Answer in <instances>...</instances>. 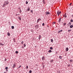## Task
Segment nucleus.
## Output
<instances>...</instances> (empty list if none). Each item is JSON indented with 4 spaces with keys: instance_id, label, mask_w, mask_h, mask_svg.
<instances>
[{
    "instance_id": "nucleus-24",
    "label": "nucleus",
    "mask_w": 73,
    "mask_h": 73,
    "mask_svg": "<svg viewBox=\"0 0 73 73\" xmlns=\"http://www.w3.org/2000/svg\"><path fill=\"white\" fill-rule=\"evenodd\" d=\"M19 19L20 20L21 19V17H19Z\"/></svg>"
},
{
    "instance_id": "nucleus-8",
    "label": "nucleus",
    "mask_w": 73,
    "mask_h": 73,
    "mask_svg": "<svg viewBox=\"0 0 73 73\" xmlns=\"http://www.w3.org/2000/svg\"><path fill=\"white\" fill-rule=\"evenodd\" d=\"M61 18H60L59 19V23H60V22H61Z\"/></svg>"
},
{
    "instance_id": "nucleus-32",
    "label": "nucleus",
    "mask_w": 73,
    "mask_h": 73,
    "mask_svg": "<svg viewBox=\"0 0 73 73\" xmlns=\"http://www.w3.org/2000/svg\"><path fill=\"white\" fill-rule=\"evenodd\" d=\"M29 73H32V71H31V70H30V71H29Z\"/></svg>"
},
{
    "instance_id": "nucleus-34",
    "label": "nucleus",
    "mask_w": 73,
    "mask_h": 73,
    "mask_svg": "<svg viewBox=\"0 0 73 73\" xmlns=\"http://www.w3.org/2000/svg\"><path fill=\"white\" fill-rule=\"evenodd\" d=\"M55 23H56V22H53L52 23V24H55Z\"/></svg>"
},
{
    "instance_id": "nucleus-25",
    "label": "nucleus",
    "mask_w": 73,
    "mask_h": 73,
    "mask_svg": "<svg viewBox=\"0 0 73 73\" xmlns=\"http://www.w3.org/2000/svg\"><path fill=\"white\" fill-rule=\"evenodd\" d=\"M72 61L73 60H70V62H72Z\"/></svg>"
},
{
    "instance_id": "nucleus-13",
    "label": "nucleus",
    "mask_w": 73,
    "mask_h": 73,
    "mask_svg": "<svg viewBox=\"0 0 73 73\" xmlns=\"http://www.w3.org/2000/svg\"><path fill=\"white\" fill-rule=\"evenodd\" d=\"M41 35H39V38H38L39 40H40V39L41 38Z\"/></svg>"
},
{
    "instance_id": "nucleus-5",
    "label": "nucleus",
    "mask_w": 73,
    "mask_h": 73,
    "mask_svg": "<svg viewBox=\"0 0 73 73\" xmlns=\"http://www.w3.org/2000/svg\"><path fill=\"white\" fill-rule=\"evenodd\" d=\"M41 20V19L40 18H39V19H38L37 21V23H38V22H39V21H40Z\"/></svg>"
},
{
    "instance_id": "nucleus-6",
    "label": "nucleus",
    "mask_w": 73,
    "mask_h": 73,
    "mask_svg": "<svg viewBox=\"0 0 73 73\" xmlns=\"http://www.w3.org/2000/svg\"><path fill=\"white\" fill-rule=\"evenodd\" d=\"M44 59H45V57H44V56H43L42 58V60L44 61Z\"/></svg>"
},
{
    "instance_id": "nucleus-36",
    "label": "nucleus",
    "mask_w": 73,
    "mask_h": 73,
    "mask_svg": "<svg viewBox=\"0 0 73 73\" xmlns=\"http://www.w3.org/2000/svg\"><path fill=\"white\" fill-rule=\"evenodd\" d=\"M5 4H4V5H3V6L4 7H5Z\"/></svg>"
},
{
    "instance_id": "nucleus-4",
    "label": "nucleus",
    "mask_w": 73,
    "mask_h": 73,
    "mask_svg": "<svg viewBox=\"0 0 73 73\" xmlns=\"http://www.w3.org/2000/svg\"><path fill=\"white\" fill-rule=\"evenodd\" d=\"M63 16L65 18H66L67 16H66V14L65 13L64 15H63Z\"/></svg>"
},
{
    "instance_id": "nucleus-30",
    "label": "nucleus",
    "mask_w": 73,
    "mask_h": 73,
    "mask_svg": "<svg viewBox=\"0 0 73 73\" xmlns=\"http://www.w3.org/2000/svg\"><path fill=\"white\" fill-rule=\"evenodd\" d=\"M5 69L6 70H7V69H8V67H5Z\"/></svg>"
},
{
    "instance_id": "nucleus-27",
    "label": "nucleus",
    "mask_w": 73,
    "mask_h": 73,
    "mask_svg": "<svg viewBox=\"0 0 73 73\" xmlns=\"http://www.w3.org/2000/svg\"><path fill=\"white\" fill-rule=\"evenodd\" d=\"M70 22H71L72 23V22H73V20L72 19H71L70 20Z\"/></svg>"
},
{
    "instance_id": "nucleus-33",
    "label": "nucleus",
    "mask_w": 73,
    "mask_h": 73,
    "mask_svg": "<svg viewBox=\"0 0 73 73\" xmlns=\"http://www.w3.org/2000/svg\"><path fill=\"white\" fill-rule=\"evenodd\" d=\"M26 4H28V1H26Z\"/></svg>"
},
{
    "instance_id": "nucleus-9",
    "label": "nucleus",
    "mask_w": 73,
    "mask_h": 73,
    "mask_svg": "<svg viewBox=\"0 0 73 73\" xmlns=\"http://www.w3.org/2000/svg\"><path fill=\"white\" fill-rule=\"evenodd\" d=\"M15 66H16V65L15 64H14L13 66V68H15Z\"/></svg>"
},
{
    "instance_id": "nucleus-28",
    "label": "nucleus",
    "mask_w": 73,
    "mask_h": 73,
    "mask_svg": "<svg viewBox=\"0 0 73 73\" xmlns=\"http://www.w3.org/2000/svg\"><path fill=\"white\" fill-rule=\"evenodd\" d=\"M42 26H44L45 25V23H42Z\"/></svg>"
},
{
    "instance_id": "nucleus-1",
    "label": "nucleus",
    "mask_w": 73,
    "mask_h": 73,
    "mask_svg": "<svg viewBox=\"0 0 73 73\" xmlns=\"http://www.w3.org/2000/svg\"><path fill=\"white\" fill-rule=\"evenodd\" d=\"M57 14L58 15V16H59V15H60V13H61V11H57Z\"/></svg>"
},
{
    "instance_id": "nucleus-23",
    "label": "nucleus",
    "mask_w": 73,
    "mask_h": 73,
    "mask_svg": "<svg viewBox=\"0 0 73 73\" xmlns=\"http://www.w3.org/2000/svg\"><path fill=\"white\" fill-rule=\"evenodd\" d=\"M50 49H51V50H52V49H53V47H50Z\"/></svg>"
},
{
    "instance_id": "nucleus-12",
    "label": "nucleus",
    "mask_w": 73,
    "mask_h": 73,
    "mask_svg": "<svg viewBox=\"0 0 73 73\" xmlns=\"http://www.w3.org/2000/svg\"><path fill=\"white\" fill-rule=\"evenodd\" d=\"M70 28H73V26L72 25H70Z\"/></svg>"
},
{
    "instance_id": "nucleus-15",
    "label": "nucleus",
    "mask_w": 73,
    "mask_h": 73,
    "mask_svg": "<svg viewBox=\"0 0 73 73\" xmlns=\"http://www.w3.org/2000/svg\"><path fill=\"white\" fill-rule=\"evenodd\" d=\"M0 45L3 46L4 45V44H3L2 43H0Z\"/></svg>"
},
{
    "instance_id": "nucleus-20",
    "label": "nucleus",
    "mask_w": 73,
    "mask_h": 73,
    "mask_svg": "<svg viewBox=\"0 0 73 73\" xmlns=\"http://www.w3.org/2000/svg\"><path fill=\"white\" fill-rule=\"evenodd\" d=\"M7 35H8V36H10V34H9V33H7Z\"/></svg>"
},
{
    "instance_id": "nucleus-14",
    "label": "nucleus",
    "mask_w": 73,
    "mask_h": 73,
    "mask_svg": "<svg viewBox=\"0 0 73 73\" xmlns=\"http://www.w3.org/2000/svg\"><path fill=\"white\" fill-rule=\"evenodd\" d=\"M30 10V8L29 7L28 9H27V11H29Z\"/></svg>"
},
{
    "instance_id": "nucleus-16",
    "label": "nucleus",
    "mask_w": 73,
    "mask_h": 73,
    "mask_svg": "<svg viewBox=\"0 0 73 73\" xmlns=\"http://www.w3.org/2000/svg\"><path fill=\"white\" fill-rule=\"evenodd\" d=\"M62 32V30H60V31H59L58 32V33H60V32Z\"/></svg>"
},
{
    "instance_id": "nucleus-2",
    "label": "nucleus",
    "mask_w": 73,
    "mask_h": 73,
    "mask_svg": "<svg viewBox=\"0 0 73 73\" xmlns=\"http://www.w3.org/2000/svg\"><path fill=\"white\" fill-rule=\"evenodd\" d=\"M4 4L6 5H7V4H9V2L8 1H6L5 2Z\"/></svg>"
},
{
    "instance_id": "nucleus-43",
    "label": "nucleus",
    "mask_w": 73,
    "mask_h": 73,
    "mask_svg": "<svg viewBox=\"0 0 73 73\" xmlns=\"http://www.w3.org/2000/svg\"><path fill=\"white\" fill-rule=\"evenodd\" d=\"M21 66H19V68H20V67H21Z\"/></svg>"
},
{
    "instance_id": "nucleus-29",
    "label": "nucleus",
    "mask_w": 73,
    "mask_h": 73,
    "mask_svg": "<svg viewBox=\"0 0 73 73\" xmlns=\"http://www.w3.org/2000/svg\"><path fill=\"white\" fill-rule=\"evenodd\" d=\"M24 47H25L26 46V45H25V44H23Z\"/></svg>"
},
{
    "instance_id": "nucleus-22",
    "label": "nucleus",
    "mask_w": 73,
    "mask_h": 73,
    "mask_svg": "<svg viewBox=\"0 0 73 73\" xmlns=\"http://www.w3.org/2000/svg\"><path fill=\"white\" fill-rule=\"evenodd\" d=\"M50 62H53V59L51 60Z\"/></svg>"
},
{
    "instance_id": "nucleus-18",
    "label": "nucleus",
    "mask_w": 73,
    "mask_h": 73,
    "mask_svg": "<svg viewBox=\"0 0 73 73\" xmlns=\"http://www.w3.org/2000/svg\"><path fill=\"white\" fill-rule=\"evenodd\" d=\"M69 25H71V22H69L68 24Z\"/></svg>"
},
{
    "instance_id": "nucleus-38",
    "label": "nucleus",
    "mask_w": 73,
    "mask_h": 73,
    "mask_svg": "<svg viewBox=\"0 0 73 73\" xmlns=\"http://www.w3.org/2000/svg\"><path fill=\"white\" fill-rule=\"evenodd\" d=\"M31 12L33 13V10H31Z\"/></svg>"
},
{
    "instance_id": "nucleus-17",
    "label": "nucleus",
    "mask_w": 73,
    "mask_h": 73,
    "mask_svg": "<svg viewBox=\"0 0 73 73\" xmlns=\"http://www.w3.org/2000/svg\"><path fill=\"white\" fill-rule=\"evenodd\" d=\"M51 41L52 42H53V39H51Z\"/></svg>"
},
{
    "instance_id": "nucleus-19",
    "label": "nucleus",
    "mask_w": 73,
    "mask_h": 73,
    "mask_svg": "<svg viewBox=\"0 0 73 73\" xmlns=\"http://www.w3.org/2000/svg\"><path fill=\"white\" fill-rule=\"evenodd\" d=\"M19 53V52H18V51H16L15 52L16 54H17V53Z\"/></svg>"
},
{
    "instance_id": "nucleus-7",
    "label": "nucleus",
    "mask_w": 73,
    "mask_h": 73,
    "mask_svg": "<svg viewBox=\"0 0 73 73\" xmlns=\"http://www.w3.org/2000/svg\"><path fill=\"white\" fill-rule=\"evenodd\" d=\"M68 50H69V48H66V51L67 52V51H68Z\"/></svg>"
},
{
    "instance_id": "nucleus-46",
    "label": "nucleus",
    "mask_w": 73,
    "mask_h": 73,
    "mask_svg": "<svg viewBox=\"0 0 73 73\" xmlns=\"http://www.w3.org/2000/svg\"><path fill=\"white\" fill-rule=\"evenodd\" d=\"M4 73H5V72H4Z\"/></svg>"
},
{
    "instance_id": "nucleus-21",
    "label": "nucleus",
    "mask_w": 73,
    "mask_h": 73,
    "mask_svg": "<svg viewBox=\"0 0 73 73\" xmlns=\"http://www.w3.org/2000/svg\"><path fill=\"white\" fill-rule=\"evenodd\" d=\"M59 58H60V59H62V56H60Z\"/></svg>"
},
{
    "instance_id": "nucleus-37",
    "label": "nucleus",
    "mask_w": 73,
    "mask_h": 73,
    "mask_svg": "<svg viewBox=\"0 0 73 73\" xmlns=\"http://www.w3.org/2000/svg\"><path fill=\"white\" fill-rule=\"evenodd\" d=\"M26 68H27V69H28V66H26Z\"/></svg>"
},
{
    "instance_id": "nucleus-45",
    "label": "nucleus",
    "mask_w": 73,
    "mask_h": 73,
    "mask_svg": "<svg viewBox=\"0 0 73 73\" xmlns=\"http://www.w3.org/2000/svg\"><path fill=\"white\" fill-rule=\"evenodd\" d=\"M21 12L20 13H21Z\"/></svg>"
},
{
    "instance_id": "nucleus-44",
    "label": "nucleus",
    "mask_w": 73,
    "mask_h": 73,
    "mask_svg": "<svg viewBox=\"0 0 73 73\" xmlns=\"http://www.w3.org/2000/svg\"><path fill=\"white\" fill-rule=\"evenodd\" d=\"M70 5H72V3H70Z\"/></svg>"
},
{
    "instance_id": "nucleus-39",
    "label": "nucleus",
    "mask_w": 73,
    "mask_h": 73,
    "mask_svg": "<svg viewBox=\"0 0 73 73\" xmlns=\"http://www.w3.org/2000/svg\"><path fill=\"white\" fill-rule=\"evenodd\" d=\"M23 43H24V42L23 41H22V42H21V44H23Z\"/></svg>"
},
{
    "instance_id": "nucleus-10",
    "label": "nucleus",
    "mask_w": 73,
    "mask_h": 73,
    "mask_svg": "<svg viewBox=\"0 0 73 73\" xmlns=\"http://www.w3.org/2000/svg\"><path fill=\"white\" fill-rule=\"evenodd\" d=\"M66 23H63V26H65V25H66Z\"/></svg>"
},
{
    "instance_id": "nucleus-42",
    "label": "nucleus",
    "mask_w": 73,
    "mask_h": 73,
    "mask_svg": "<svg viewBox=\"0 0 73 73\" xmlns=\"http://www.w3.org/2000/svg\"><path fill=\"white\" fill-rule=\"evenodd\" d=\"M6 72H8V70H6Z\"/></svg>"
},
{
    "instance_id": "nucleus-41",
    "label": "nucleus",
    "mask_w": 73,
    "mask_h": 73,
    "mask_svg": "<svg viewBox=\"0 0 73 73\" xmlns=\"http://www.w3.org/2000/svg\"><path fill=\"white\" fill-rule=\"evenodd\" d=\"M13 40H14V41H15V39L13 38Z\"/></svg>"
},
{
    "instance_id": "nucleus-11",
    "label": "nucleus",
    "mask_w": 73,
    "mask_h": 73,
    "mask_svg": "<svg viewBox=\"0 0 73 73\" xmlns=\"http://www.w3.org/2000/svg\"><path fill=\"white\" fill-rule=\"evenodd\" d=\"M42 3H43V4H45V1L44 0H43L42 1Z\"/></svg>"
},
{
    "instance_id": "nucleus-35",
    "label": "nucleus",
    "mask_w": 73,
    "mask_h": 73,
    "mask_svg": "<svg viewBox=\"0 0 73 73\" xmlns=\"http://www.w3.org/2000/svg\"><path fill=\"white\" fill-rule=\"evenodd\" d=\"M48 52H51V50H49L48 51Z\"/></svg>"
},
{
    "instance_id": "nucleus-31",
    "label": "nucleus",
    "mask_w": 73,
    "mask_h": 73,
    "mask_svg": "<svg viewBox=\"0 0 73 73\" xmlns=\"http://www.w3.org/2000/svg\"><path fill=\"white\" fill-rule=\"evenodd\" d=\"M72 31V30H68V32H71Z\"/></svg>"
},
{
    "instance_id": "nucleus-26",
    "label": "nucleus",
    "mask_w": 73,
    "mask_h": 73,
    "mask_svg": "<svg viewBox=\"0 0 73 73\" xmlns=\"http://www.w3.org/2000/svg\"><path fill=\"white\" fill-rule=\"evenodd\" d=\"M11 28H12V29H14V26H12Z\"/></svg>"
},
{
    "instance_id": "nucleus-3",
    "label": "nucleus",
    "mask_w": 73,
    "mask_h": 73,
    "mask_svg": "<svg viewBox=\"0 0 73 73\" xmlns=\"http://www.w3.org/2000/svg\"><path fill=\"white\" fill-rule=\"evenodd\" d=\"M45 14L46 15H49L50 13H49V12H46L45 13Z\"/></svg>"
},
{
    "instance_id": "nucleus-40",
    "label": "nucleus",
    "mask_w": 73,
    "mask_h": 73,
    "mask_svg": "<svg viewBox=\"0 0 73 73\" xmlns=\"http://www.w3.org/2000/svg\"><path fill=\"white\" fill-rule=\"evenodd\" d=\"M70 64H68V67H69V66H70Z\"/></svg>"
}]
</instances>
